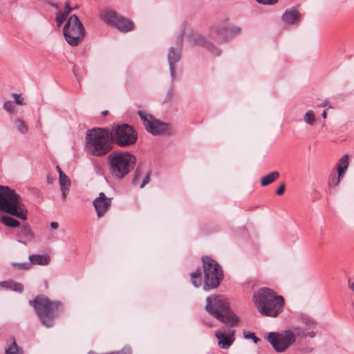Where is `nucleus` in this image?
<instances>
[{
  "mask_svg": "<svg viewBox=\"0 0 354 354\" xmlns=\"http://www.w3.org/2000/svg\"><path fill=\"white\" fill-rule=\"evenodd\" d=\"M280 176V174L278 171H272L270 173H269L268 174H267L266 176H263L261 178V185L262 187H266L271 183H272L273 182H274L276 180H277Z\"/></svg>",
  "mask_w": 354,
  "mask_h": 354,
  "instance_id": "nucleus-23",
  "label": "nucleus"
},
{
  "mask_svg": "<svg viewBox=\"0 0 354 354\" xmlns=\"http://www.w3.org/2000/svg\"><path fill=\"white\" fill-rule=\"evenodd\" d=\"M50 5H51L53 7L55 8L56 9H59V6H58V5H57V4L54 3H52Z\"/></svg>",
  "mask_w": 354,
  "mask_h": 354,
  "instance_id": "nucleus-53",
  "label": "nucleus"
},
{
  "mask_svg": "<svg viewBox=\"0 0 354 354\" xmlns=\"http://www.w3.org/2000/svg\"><path fill=\"white\" fill-rule=\"evenodd\" d=\"M16 239L19 243L27 245L35 239V234L31 230L30 225L24 223L17 230Z\"/></svg>",
  "mask_w": 354,
  "mask_h": 354,
  "instance_id": "nucleus-17",
  "label": "nucleus"
},
{
  "mask_svg": "<svg viewBox=\"0 0 354 354\" xmlns=\"http://www.w3.org/2000/svg\"><path fill=\"white\" fill-rule=\"evenodd\" d=\"M316 335V333L313 330L309 332V333H303L301 335V337H303V338H305L306 337H315Z\"/></svg>",
  "mask_w": 354,
  "mask_h": 354,
  "instance_id": "nucleus-47",
  "label": "nucleus"
},
{
  "mask_svg": "<svg viewBox=\"0 0 354 354\" xmlns=\"http://www.w3.org/2000/svg\"><path fill=\"white\" fill-rule=\"evenodd\" d=\"M149 118H151L150 122H148L147 126L145 127L147 132L153 136L169 134L171 133V128L169 124L161 122L153 115H149Z\"/></svg>",
  "mask_w": 354,
  "mask_h": 354,
  "instance_id": "nucleus-15",
  "label": "nucleus"
},
{
  "mask_svg": "<svg viewBox=\"0 0 354 354\" xmlns=\"http://www.w3.org/2000/svg\"><path fill=\"white\" fill-rule=\"evenodd\" d=\"M73 8L70 6V4H69V2L67 1L66 3H65V10L64 12H62V13L66 15V17L68 16V15L70 14V12L72 11Z\"/></svg>",
  "mask_w": 354,
  "mask_h": 354,
  "instance_id": "nucleus-45",
  "label": "nucleus"
},
{
  "mask_svg": "<svg viewBox=\"0 0 354 354\" xmlns=\"http://www.w3.org/2000/svg\"><path fill=\"white\" fill-rule=\"evenodd\" d=\"M138 115L140 116V119L142 120L145 127H146L147 126V123L150 122L151 118H149V115H151L147 114L145 111H142L140 110H139L138 111Z\"/></svg>",
  "mask_w": 354,
  "mask_h": 354,
  "instance_id": "nucleus-30",
  "label": "nucleus"
},
{
  "mask_svg": "<svg viewBox=\"0 0 354 354\" xmlns=\"http://www.w3.org/2000/svg\"><path fill=\"white\" fill-rule=\"evenodd\" d=\"M201 261L204 275L203 290L208 291L218 288L224 278L222 267L209 256H203Z\"/></svg>",
  "mask_w": 354,
  "mask_h": 354,
  "instance_id": "nucleus-7",
  "label": "nucleus"
},
{
  "mask_svg": "<svg viewBox=\"0 0 354 354\" xmlns=\"http://www.w3.org/2000/svg\"><path fill=\"white\" fill-rule=\"evenodd\" d=\"M228 19L225 18L212 25L210 33L212 36L216 37L220 41H225L241 32L239 27L230 28L228 26Z\"/></svg>",
  "mask_w": 354,
  "mask_h": 354,
  "instance_id": "nucleus-13",
  "label": "nucleus"
},
{
  "mask_svg": "<svg viewBox=\"0 0 354 354\" xmlns=\"http://www.w3.org/2000/svg\"><path fill=\"white\" fill-rule=\"evenodd\" d=\"M344 178V176L340 175L337 173V176L335 173H331L328 177V185L329 187H337L342 178Z\"/></svg>",
  "mask_w": 354,
  "mask_h": 354,
  "instance_id": "nucleus-26",
  "label": "nucleus"
},
{
  "mask_svg": "<svg viewBox=\"0 0 354 354\" xmlns=\"http://www.w3.org/2000/svg\"><path fill=\"white\" fill-rule=\"evenodd\" d=\"M12 266L19 270H26L31 268L30 261L24 263H12Z\"/></svg>",
  "mask_w": 354,
  "mask_h": 354,
  "instance_id": "nucleus-33",
  "label": "nucleus"
},
{
  "mask_svg": "<svg viewBox=\"0 0 354 354\" xmlns=\"http://www.w3.org/2000/svg\"><path fill=\"white\" fill-rule=\"evenodd\" d=\"M100 17L106 24L115 26L120 31L129 32L133 28L132 21L119 16L114 10H106L100 14Z\"/></svg>",
  "mask_w": 354,
  "mask_h": 354,
  "instance_id": "nucleus-11",
  "label": "nucleus"
},
{
  "mask_svg": "<svg viewBox=\"0 0 354 354\" xmlns=\"http://www.w3.org/2000/svg\"><path fill=\"white\" fill-rule=\"evenodd\" d=\"M12 342L8 348L6 349V353L8 354H15L17 353V344L15 342V337H12Z\"/></svg>",
  "mask_w": 354,
  "mask_h": 354,
  "instance_id": "nucleus-34",
  "label": "nucleus"
},
{
  "mask_svg": "<svg viewBox=\"0 0 354 354\" xmlns=\"http://www.w3.org/2000/svg\"><path fill=\"white\" fill-rule=\"evenodd\" d=\"M60 190L62 192V197H63V201H66V196L68 195V193L70 190V188L68 187H60Z\"/></svg>",
  "mask_w": 354,
  "mask_h": 354,
  "instance_id": "nucleus-46",
  "label": "nucleus"
},
{
  "mask_svg": "<svg viewBox=\"0 0 354 354\" xmlns=\"http://www.w3.org/2000/svg\"><path fill=\"white\" fill-rule=\"evenodd\" d=\"M28 259L32 265L46 266L50 263V257L48 254H30Z\"/></svg>",
  "mask_w": 354,
  "mask_h": 354,
  "instance_id": "nucleus-20",
  "label": "nucleus"
},
{
  "mask_svg": "<svg viewBox=\"0 0 354 354\" xmlns=\"http://www.w3.org/2000/svg\"><path fill=\"white\" fill-rule=\"evenodd\" d=\"M78 8H79V6H78V5H76V6L73 8V9H77Z\"/></svg>",
  "mask_w": 354,
  "mask_h": 354,
  "instance_id": "nucleus-56",
  "label": "nucleus"
},
{
  "mask_svg": "<svg viewBox=\"0 0 354 354\" xmlns=\"http://www.w3.org/2000/svg\"><path fill=\"white\" fill-rule=\"evenodd\" d=\"M67 17L64 15L61 10L56 14L55 21L57 27H61L62 24L66 21Z\"/></svg>",
  "mask_w": 354,
  "mask_h": 354,
  "instance_id": "nucleus-31",
  "label": "nucleus"
},
{
  "mask_svg": "<svg viewBox=\"0 0 354 354\" xmlns=\"http://www.w3.org/2000/svg\"><path fill=\"white\" fill-rule=\"evenodd\" d=\"M29 304L34 308L40 323L47 328L53 326L55 319L64 311V304L51 300L44 295H37Z\"/></svg>",
  "mask_w": 354,
  "mask_h": 354,
  "instance_id": "nucleus-1",
  "label": "nucleus"
},
{
  "mask_svg": "<svg viewBox=\"0 0 354 354\" xmlns=\"http://www.w3.org/2000/svg\"><path fill=\"white\" fill-rule=\"evenodd\" d=\"M112 198L107 197L104 192H100L93 201V205L98 218L102 217L111 208Z\"/></svg>",
  "mask_w": 354,
  "mask_h": 354,
  "instance_id": "nucleus-16",
  "label": "nucleus"
},
{
  "mask_svg": "<svg viewBox=\"0 0 354 354\" xmlns=\"http://www.w3.org/2000/svg\"><path fill=\"white\" fill-rule=\"evenodd\" d=\"M243 334L245 339H252L255 344H257L260 341V339L257 337L254 333L244 332Z\"/></svg>",
  "mask_w": 354,
  "mask_h": 354,
  "instance_id": "nucleus-37",
  "label": "nucleus"
},
{
  "mask_svg": "<svg viewBox=\"0 0 354 354\" xmlns=\"http://www.w3.org/2000/svg\"><path fill=\"white\" fill-rule=\"evenodd\" d=\"M0 221L5 225L10 227H17L20 225V222L18 220L8 215H3L1 216Z\"/></svg>",
  "mask_w": 354,
  "mask_h": 354,
  "instance_id": "nucleus-24",
  "label": "nucleus"
},
{
  "mask_svg": "<svg viewBox=\"0 0 354 354\" xmlns=\"http://www.w3.org/2000/svg\"><path fill=\"white\" fill-rule=\"evenodd\" d=\"M313 350V348H303L301 349V351L303 353H310Z\"/></svg>",
  "mask_w": 354,
  "mask_h": 354,
  "instance_id": "nucleus-49",
  "label": "nucleus"
},
{
  "mask_svg": "<svg viewBox=\"0 0 354 354\" xmlns=\"http://www.w3.org/2000/svg\"><path fill=\"white\" fill-rule=\"evenodd\" d=\"M59 183L60 187L70 188L71 181L66 174H64L63 171H60V176H59Z\"/></svg>",
  "mask_w": 354,
  "mask_h": 354,
  "instance_id": "nucleus-28",
  "label": "nucleus"
},
{
  "mask_svg": "<svg viewBox=\"0 0 354 354\" xmlns=\"http://www.w3.org/2000/svg\"><path fill=\"white\" fill-rule=\"evenodd\" d=\"M322 116L323 117V118H326V111H324L323 113H322Z\"/></svg>",
  "mask_w": 354,
  "mask_h": 354,
  "instance_id": "nucleus-54",
  "label": "nucleus"
},
{
  "mask_svg": "<svg viewBox=\"0 0 354 354\" xmlns=\"http://www.w3.org/2000/svg\"><path fill=\"white\" fill-rule=\"evenodd\" d=\"M326 106V102H322V103L317 104V106H319V107H324Z\"/></svg>",
  "mask_w": 354,
  "mask_h": 354,
  "instance_id": "nucleus-51",
  "label": "nucleus"
},
{
  "mask_svg": "<svg viewBox=\"0 0 354 354\" xmlns=\"http://www.w3.org/2000/svg\"><path fill=\"white\" fill-rule=\"evenodd\" d=\"M266 339L274 351L278 353L286 351L296 340L294 333L290 330H286L283 333H269Z\"/></svg>",
  "mask_w": 354,
  "mask_h": 354,
  "instance_id": "nucleus-10",
  "label": "nucleus"
},
{
  "mask_svg": "<svg viewBox=\"0 0 354 354\" xmlns=\"http://www.w3.org/2000/svg\"><path fill=\"white\" fill-rule=\"evenodd\" d=\"M189 42L192 46H200L206 48L212 55L219 56L221 50L212 43L206 40V39L199 34L192 33L187 37Z\"/></svg>",
  "mask_w": 354,
  "mask_h": 354,
  "instance_id": "nucleus-14",
  "label": "nucleus"
},
{
  "mask_svg": "<svg viewBox=\"0 0 354 354\" xmlns=\"http://www.w3.org/2000/svg\"><path fill=\"white\" fill-rule=\"evenodd\" d=\"M56 169H57V171H58V173H59V176H60V171H62V169H61V168L59 167V165H57V166L56 167Z\"/></svg>",
  "mask_w": 354,
  "mask_h": 354,
  "instance_id": "nucleus-52",
  "label": "nucleus"
},
{
  "mask_svg": "<svg viewBox=\"0 0 354 354\" xmlns=\"http://www.w3.org/2000/svg\"><path fill=\"white\" fill-rule=\"evenodd\" d=\"M215 336L218 339V346L222 349H227L235 340L234 337H228L225 332L217 331Z\"/></svg>",
  "mask_w": 354,
  "mask_h": 354,
  "instance_id": "nucleus-19",
  "label": "nucleus"
},
{
  "mask_svg": "<svg viewBox=\"0 0 354 354\" xmlns=\"http://www.w3.org/2000/svg\"><path fill=\"white\" fill-rule=\"evenodd\" d=\"M142 175L141 168L138 167L134 172L133 177L132 179V183L134 185H137L140 181V178Z\"/></svg>",
  "mask_w": 354,
  "mask_h": 354,
  "instance_id": "nucleus-32",
  "label": "nucleus"
},
{
  "mask_svg": "<svg viewBox=\"0 0 354 354\" xmlns=\"http://www.w3.org/2000/svg\"><path fill=\"white\" fill-rule=\"evenodd\" d=\"M300 17L299 12L295 8H292L286 10L281 19L286 24H295L300 21Z\"/></svg>",
  "mask_w": 354,
  "mask_h": 354,
  "instance_id": "nucleus-18",
  "label": "nucleus"
},
{
  "mask_svg": "<svg viewBox=\"0 0 354 354\" xmlns=\"http://www.w3.org/2000/svg\"><path fill=\"white\" fill-rule=\"evenodd\" d=\"M150 175H151V171H148L146 174L144 179L142 180V183H141V184L140 185V188H143L146 185H147L149 183V181H150Z\"/></svg>",
  "mask_w": 354,
  "mask_h": 354,
  "instance_id": "nucleus-40",
  "label": "nucleus"
},
{
  "mask_svg": "<svg viewBox=\"0 0 354 354\" xmlns=\"http://www.w3.org/2000/svg\"><path fill=\"white\" fill-rule=\"evenodd\" d=\"M110 131L108 128H93L87 130L85 137V147L92 156L101 157L109 153L112 143L109 140Z\"/></svg>",
  "mask_w": 354,
  "mask_h": 354,
  "instance_id": "nucleus-3",
  "label": "nucleus"
},
{
  "mask_svg": "<svg viewBox=\"0 0 354 354\" xmlns=\"http://www.w3.org/2000/svg\"><path fill=\"white\" fill-rule=\"evenodd\" d=\"M3 109L9 113H12L15 111V102L12 101H6L3 106Z\"/></svg>",
  "mask_w": 354,
  "mask_h": 354,
  "instance_id": "nucleus-36",
  "label": "nucleus"
},
{
  "mask_svg": "<svg viewBox=\"0 0 354 354\" xmlns=\"http://www.w3.org/2000/svg\"><path fill=\"white\" fill-rule=\"evenodd\" d=\"M258 3L264 6H273L276 4L279 0H255Z\"/></svg>",
  "mask_w": 354,
  "mask_h": 354,
  "instance_id": "nucleus-38",
  "label": "nucleus"
},
{
  "mask_svg": "<svg viewBox=\"0 0 354 354\" xmlns=\"http://www.w3.org/2000/svg\"><path fill=\"white\" fill-rule=\"evenodd\" d=\"M50 227H51L52 229H53V230H56V229H57V228H58V227H59V224H58V223H57V222H51V223H50Z\"/></svg>",
  "mask_w": 354,
  "mask_h": 354,
  "instance_id": "nucleus-48",
  "label": "nucleus"
},
{
  "mask_svg": "<svg viewBox=\"0 0 354 354\" xmlns=\"http://www.w3.org/2000/svg\"><path fill=\"white\" fill-rule=\"evenodd\" d=\"M348 155L345 154L338 160L337 163V173L340 175L344 176V174L348 167Z\"/></svg>",
  "mask_w": 354,
  "mask_h": 354,
  "instance_id": "nucleus-22",
  "label": "nucleus"
},
{
  "mask_svg": "<svg viewBox=\"0 0 354 354\" xmlns=\"http://www.w3.org/2000/svg\"><path fill=\"white\" fill-rule=\"evenodd\" d=\"M254 304L259 313L267 317H276L283 309L284 299L276 295L269 288H261L253 295Z\"/></svg>",
  "mask_w": 354,
  "mask_h": 354,
  "instance_id": "nucleus-2",
  "label": "nucleus"
},
{
  "mask_svg": "<svg viewBox=\"0 0 354 354\" xmlns=\"http://www.w3.org/2000/svg\"><path fill=\"white\" fill-rule=\"evenodd\" d=\"M184 34V29H183L176 37L175 46H171L168 50L167 61L169 66L170 75L173 80L176 78L175 64L180 60L182 56Z\"/></svg>",
  "mask_w": 354,
  "mask_h": 354,
  "instance_id": "nucleus-12",
  "label": "nucleus"
},
{
  "mask_svg": "<svg viewBox=\"0 0 354 354\" xmlns=\"http://www.w3.org/2000/svg\"><path fill=\"white\" fill-rule=\"evenodd\" d=\"M63 34L66 41L72 46H78L85 37V29L76 15H72L66 21Z\"/></svg>",
  "mask_w": 354,
  "mask_h": 354,
  "instance_id": "nucleus-9",
  "label": "nucleus"
},
{
  "mask_svg": "<svg viewBox=\"0 0 354 354\" xmlns=\"http://www.w3.org/2000/svg\"><path fill=\"white\" fill-rule=\"evenodd\" d=\"M109 131L112 142L122 148L133 146L138 138L136 129L126 123L113 124Z\"/></svg>",
  "mask_w": 354,
  "mask_h": 354,
  "instance_id": "nucleus-8",
  "label": "nucleus"
},
{
  "mask_svg": "<svg viewBox=\"0 0 354 354\" xmlns=\"http://www.w3.org/2000/svg\"><path fill=\"white\" fill-rule=\"evenodd\" d=\"M0 211L21 220L27 219L28 211L21 197L8 186L0 185Z\"/></svg>",
  "mask_w": 354,
  "mask_h": 354,
  "instance_id": "nucleus-4",
  "label": "nucleus"
},
{
  "mask_svg": "<svg viewBox=\"0 0 354 354\" xmlns=\"http://www.w3.org/2000/svg\"><path fill=\"white\" fill-rule=\"evenodd\" d=\"M191 282L194 286L198 288L201 285V270L198 268L194 272L190 273Z\"/></svg>",
  "mask_w": 354,
  "mask_h": 354,
  "instance_id": "nucleus-25",
  "label": "nucleus"
},
{
  "mask_svg": "<svg viewBox=\"0 0 354 354\" xmlns=\"http://www.w3.org/2000/svg\"><path fill=\"white\" fill-rule=\"evenodd\" d=\"M108 164L111 176L120 180L134 169L136 158L129 151H114L109 155Z\"/></svg>",
  "mask_w": 354,
  "mask_h": 354,
  "instance_id": "nucleus-6",
  "label": "nucleus"
},
{
  "mask_svg": "<svg viewBox=\"0 0 354 354\" xmlns=\"http://www.w3.org/2000/svg\"><path fill=\"white\" fill-rule=\"evenodd\" d=\"M174 80H171V86L168 90V92H167V100H171L172 97H173V94H174Z\"/></svg>",
  "mask_w": 354,
  "mask_h": 354,
  "instance_id": "nucleus-41",
  "label": "nucleus"
},
{
  "mask_svg": "<svg viewBox=\"0 0 354 354\" xmlns=\"http://www.w3.org/2000/svg\"><path fill=\"white\" fill-rule=\"evenodd\" d=\"M17 129L19 131H20L22 133H25L28 131V126L26 124L23 120L18 119L17 120Z\"/></svg>",
  "mask_w": 354,
  "mask_h": 354,
  "instance_id": "nucleus-35",
  "label": "nucleus"
},
{
  "mask_svg": "<svg viewBox=\"0 0 354 354\" xmlns=\"http://www.w3.org/2000/svg\"><path fill=\"white\" fill-rule=\"evenodd\" d=\"M206 311L223 324L234 326L239 323V317L230 308L228 301L221 295L207 297L205 304Z\"/></svg>",
  "mask_w": 354,
  "mask_h": 354,
  "instance_id": "nucleus-5",
  "label": "nucleus"
},
{
  "mask_svg": "<svg viewBox=\"0 0 354 354\" xmlns=\"http://www.w3.org/2000/svg\"><path fill=\"white\" fill-rule=\"evenodd\" d=\"M109 113V111H104L102 112V114L104 115V116H106Z\"/></svg>",
  "mask_w": 354,
  "mask_h": 354,
  "instance_id": "nucleus-55",
  "label": "nucleus"
},
{
  "mask_svg": "<svg viewBox=\"0 0 354 354\" xmlns=\"http://www.w3.org/2000/svg\"><path fill=\"white\" fill-rule=\"evenodd\" d=\"M286 184L283 183L275 191V193L278 196L282 195L285 192Z\"/></svg>",
  "mask_w": 354,
  "mask_h": 354,
  "instance_id": "nucleus-43",
  "label": "nucleus"
},
{
  "mask_svg": "<svg viewBox=\"0 0 354 354\" xmlns=\"http://www.w3.org/2000/svg\"><path fill=\"white\" fill-rule=\"evenodd\" d=\"M301 321L305 325L306 330L315 329L317 326L316 322L308 315H301Z\"/></svg>",
  "mask_w": 354,
  "mask_h": 354,
  "instance_id": "nucleus-27",
  "label": "nucleus"
},
{
  "mask_svg": "<svg viewBox=\"0 0 354 354\" xmlns=\"http://www.w3.org/2000/svg\"><path fill=\"white\" fill-rule=\"evenodd\" d=\"M304 120L307 124L310 125L313 124L315 120L314 112L310 110L308 111L304 115Z\"/></svg>",
  "mask_w": 354,
  "mask_h": 354,
  "instance_id": "nucleus-29",
  "label": "nucleus"
},
{
  "mask_svg": "<svg viewBox=\"0 0 354 354\" xmlns=\"http://www.w3.org/2000/svg\"><path fill=\"white\" fill-rule=\"evenodd\" d=\"M228 334L227 336L228 337H234L235 330L233 329H229L228 330Z\"/></svg>",
  "mask_w": 354,
  "mask_h": 354,
  "instance_id": "nucleus-50",
  "label": "nucleus"
},
{
  "mask_svg": "<svg viewBox=\"0 0 354 354\" xmlns=\"http://www.w3.org/2000/svg\"><path fill=\"white\" fill-rule=\"evenodd\" d=\"M0 286L6 289L11 290L19 293L23 292L24 290V286L21 283L13 280L1 281L0 282Z\"/></svg>",
  "mask_w": 354,
  "mask_h": 354,
  "instance_id": "nucleus-21",
  "label": "nucleus"
},
{
  "mask_svg": "<svg viewBox=\"0 0 354 354\" xmlns=\"http://www.w3.org/2000/svg\"><path fill=\"white\" fill-rule=\"evenodd\" d=\"M291 330L294 333L295 336L297 335V336H299V337H301V335L303 333H306L301 328H300L299 326L293 327L292 330Z\"/></svg>",
  "mask_w": 354,
  "mask_h": 354,
  "instance_id": "nucleus-44",
  "label": "nucleus"
},
{
  "mask_svg": "<svg viewBox=\"0 0 354 354\" xmlns=\"http://www.w3.org/2000/svg\"><path fill=\"white\" fill-rule=\"evenodd\" d=\"M12 97L15 98V103L20 105L24 104V99L21 97L20 95L12 93Z\"/></svg>",
  "mask_w": 354,
  "mask_h": 354,
  "instance_id": "nucleus-42",
  "label": "nucleus"
},
{
  "mask_svg": "<svg viewBox=\"0 0 354 354\" xmlns=\"http://www.w3.org/2000/svg\"><path fill=\"white\" fill-rule=\"evenodd\" d=\"M102 354H131V349L130 347H124L120 351H113Z\"/></svg>",
  "mask_w": 354,
  "mask_h": 354,
  "instance_id": "nucleus-39",
  "label": "nucleus"
}]
</instances>
